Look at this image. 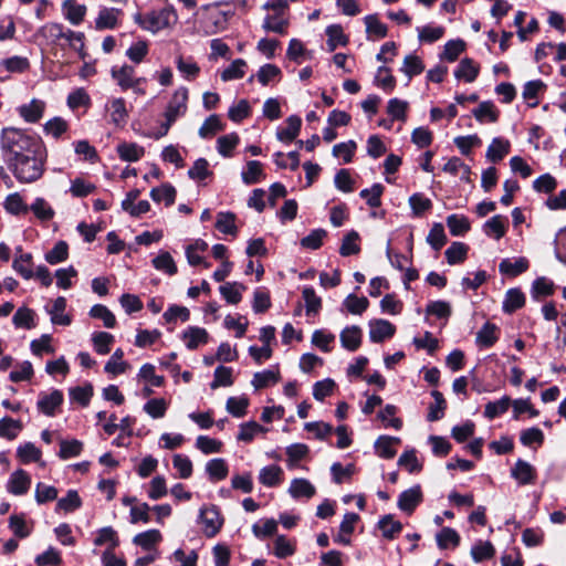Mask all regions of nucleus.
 <instances>
[{
    "label": "nucleus",
    "instance_id": "9",
    "mask_svg": "<svg viewBox=\"0 0 566 566\" xmlns=\"http://www.w3.org/2000/svg\"><path fill=\"white\" fill-rule=\"evenodd\" d=\"M135 70L130 65H124L119 69L112 70V76L116 80L122 90L136 88L138 84L144 82V78H135Z\"/></svg>",
    "mask_w": 566,
    "mask_h": 566
},
{
    "label": "nucleus",
    "instance_id": "46",
    "mask_svg": "<svg viewBox=\"0 0 566 566\" xmlns=\"http://www.w3.org/2000/svg\"><path fill=\"white\" fill-rule=\"evenodd\" d=\"M92 342L97 354L106 355L111 352L114 336L107 332H96L92 335Z\"/></svg>",
    "mask_w": 566,
    "mask_h": 566
},
{
    "label": "nucleus",
    "instance_id": "12",
    "mask_svg": "<svg viewBox=\"0 0 566 566\" xmlns=\"http://www.w3.org/2000/svg\"><path fill=\"white\" fill-rule=\"evenodd\" d=\"M45 103L33 98L29 104H23L18 108L20 116L28 123L39 122L44 113Z\"/></svg>",
    "mask_w": 566,
    "mask_h": 566
},
{
    "label": "nucleus",
    "instance_id": "18",
    "mask_svg": "<svg viewBox=\"0 0 566 566\" xmlns=\"http://www.w3.org/2000/svg\"><path fill=\"white\" fill-rule=\"evenodd\" d=\"M342 346L349 352H355L361 343V329L358 326H348L339 335Z\"/></svg>",
    "mask_w": 566,
    "mask_h": 566
},
{
    "label": "nucleus",
    "instance_id": "47",
    "mask_svg": "<svg viewBox=\"0 0 566 566\" xmlns=\"http://www.w3.org/2000/svg\"><path fill=\"white\" fill-rule=\"evenodd\" d=\"M469 247L462 242H453L444 252L449 264L461 263L465 260Z\"/></svg>",
    "mask_w": 566,
    "mask_h": 566
},
{
    "label": "nucleus",
    "instance_id": "7",
    "mask_svg": "<svg viewBox=\"0 0 566 566\" xmlns=\"http://www.w3.org/2000/svg\"><path fill=\"white\" fill-rule=\"evenodd\" d=\"M105 109L109 114L111 123L116 126H124L128 118V112L126 108V102L122 97L111 98L106 105Z\"/></svg>",
    "mask_w": 566,
    "mask_h": 566
},
{
    "label": "nucleus",
    "instance_id": "54",
    "mask_svg": "<svg viewBox=\"0 0 566 566\" xmlns=\"http://www.w3.org/2000/svg\"><path fill=\"white\" fill-rule=\"evenodd\" d=\"M22 429V423L9 417L0 420V437L13 440L17 438L18 432Z\"/></svg>",
    "mask_w": 566,
    "mask_h": 566
},
{
    "label": "nucleus",
    "instance_id": "3",
    "mask_svg": "<svg viewBox=\"0 0 566 566\" xmlns=\"http://www.w3.org/2000/svg\"><path fill=\"white\" fill-rule=\"evenodd\" d=\"M178 15L172 8H164L158 11H151L145 15L137 13L135 21L143 29L156 33L177 23Z\"/></svg>",
    "mask_w": 566,
    "mask_h": 566
},
{
    "label": "nucleus",
    "instance_id": "31",
    "mask_svg": "<svg viewBox=\"0 0 566 566\" xmlns=\"http://www.w3.org/2000/svg\"><path fill=\"white\" fill-rule=\"evenodd\" d=\"M144 153V148L135 143H122L117 146V154L125 161H137Z\"/></svg>",
    "mask_w": 566,
    "mask_h": 566
},
{
    "label": "nucleus",
    "instance_id": "10",
    "mask_svg": "<svg viewBox=\"0 0 566 566\" xmlns=\"http://www.w3.org/2000/svg\"><path fill=\"white\" fill-rule=\"evenodd\" d=\"M422 501V492L419 485L412 486L402 493L398 499V507L407 513H412Z\"/></svg>",
    "mask_w": 566,
    "mask_h": 566
},
{
    "label": "nucleus",
    "instance_id": "55",
    "mask_svg": "<svg viewBox=\"0 0 566 566\" xmlns=\"http://www.w3.org/2000/svg\"><path fill=\"white\" fill-rule=\"evenodd\" d=\"M242 180L247 185H253L260 181L263 176L262 164L258 160H250L247 164V170L242 172Z\"/></svg>",
    "mask_w": 566,
    "mask_h": 566
},
{
    "label": "nucleus",
    "instance_id": "30",
    "mask_svg": "<svg viewBox=\"0 0 566 566\" xmlns=\"http://www.w3.org/2000/svg\"><path fill=\"white\" fill-rule=\"evenodd\" d=\"M525 303V295L518 289H510L506 292L505 298L503 301V311L505 313H513L516 310L521 308Z\"/></svg>",
    "mask_w": 566,
    "mask_h": 566
},
{
    "label": "nucleus",
    "instance_id": "23",
    "mask_svg": "<svg viewBox=\"0 0 566 566\" xmlns=\"http://www.w3.org/2000/svg\"><path fill=\"white\" fill-rule=\"evenodd\" d=\"M280 371L279 369H268L263 371H258L253 375L252 386L258 390L271 385H275L280 380Z\"/></svg>",
    "mask_w": 566,
    "mask_h": 566
},
{
    "label": "nucleus",
    "instance_id": "25",
    "mask_svg": "<svg viewBox=\"0 0 566 566\" xmlns=\"http://www.w3.org/2000/svg\"><path fill=\"white\" fill-rule=\"evenodd\" d=\"M472 113L475 119L480 123H495L499 119V111L490 101L480 103V105L474 108Z\"/></svg>",
    "mask_w": 566,
    "mask_h": 566
},
{
    "label": "nucleus",
    "instance_id": "14",
    "mask_svg": "<svg viewBox=\"0 0 566 566\" xmlns=\"http://www.w3.org/2000/svg\"><path fill=\"white\" fill-rule=\"evenodd\" d=\"M31 479L29 474L23 470H17L12 473L7 489L14 495L25 494L30 488Z\"/></svg>",
    "mask_w": 566,
    "mask_h": 566
},
{
    "label": "nucleus",
    "instance_id": "58",
    "mask_svg": "<svg viewBox=\"0 0 566 566\" xmlns=\"http://www.w3.org/2000/svg\"><path fill=\"white\" fill-rule=\"evenodd\" d=\"M460 543V536L451 527H443L438 534H437V544L441 549H446L449 547V545L458 546Z\"/></svg>",
    "mask_w": 566,
    "mask_h": 566
},
{
    "label": "nucleus",
    "instance_id": "2",
    "mask_svg": "<svg viewBox=\"0 0 566 566\" xmlns=\"http://www.w3.org/2000/svg\"><path fill=\"white\" fill-rule=\"evenodd\" d=\"M45 149L24 155L10 163H7L14 177L25 184L33 182L41 178L44 171Z\"/></svg>",
    "mask_w": 566,
    "mask_h": 566
},
{
    "label": "nucleus",
    "instance_id": "19",
    "mask_svg": "<svg viewBox=\"0 0 566 566\" xmlns=\"http://www.w3.org/2000/svg\"><path fill=\"white\" fill-rule=\"evenodd\" d=\"M499 339V327L490 322H486L481 329L476 333V344L482 347H491Z\"/></svg>",
    "mask_w": 566,
    "mask_h": 566
},
{
    "label": "nucleus",
    "instance_id": "29",
    "mask_svg": "<svg viewBox=\"0 0 566 566\" xmlns=\"http://www.w3.org/2000/svg\"><path fill=\"white\" fill-rule=\"evenodd\" d=\"M124 352L120 348H117L108 361L105 364L104 370L107 374H112L114 376L125 373L129 368V364L123 360Z\"/></svg>",
    "mask_w": 566,
    "mask_h": 566
},
{
    "label": "nucleus",
    "instance_id": "6",
    "mask_svg": "<svg viewBox=\"0 0 566 566\" xmlns=\"http://www.w3.org/2000/svg\"><path fill=\"white\" fill-rule=\"evenodd\" d=\"M200 518L205 524V534L213 537L221 528L223 520L216 506L203 507L200 510Z\"/></svg>",
    "mask_w": 566,
    "mask_h": 566
},
{
    "label": "nucleus",
    "instance_id": "32",
    "mask_svg": "<svg viewBox=\"0 0 566 566\" xmlns=\"http://www.w3.org/2000/svg\"><path fill=\"white\" fill-rule=\"evenodd\" d=\"M507 219L500 214L492 217L484 223V232L486 235H492L496 240L501 239L506 232L505 222Z\"/></svg>",
    "mask_w": 566,
    "mask_h": 566
},
{
    "label": "nucleus",
    "instance_id": "13",
    "mask_svg": "<svg viewBox=\"0 0 566 566\" xmlns=\"http://www.w3.org/2000/svg\"><path fill=\"white\" fill-rule=\"evenodd\" d=\"M511 144L507 139L495 137L488 147L485 157L495 164L501 161L510 153Z\"/></svg>",
    "mask_w": 566,
    "mask_h": 566
},
{
    "label": "nucleus",
    "instance_id": "27",
    "mask_svg": "<svg viewBox=\"0 0 566 566\" xmlns=\"http://www.w3.org/2000/svg\"><path fill=\"white\" fill-rule=\"evenodd\" d=\"M119 9L104 8L99 11L98 17L95 21L96 29H113L117 24L118 15L120 14Z\"/></svg>",
    "mask_w": 566,
    "mask_h": 566
},
{
    "label": "nucleus",
    "instance_id": "33",
    "mask_svg": "<svg viewBox=\"0 0 566 566\" xmlns=\"http://www.w3.org/2000/svg\"><path fill=\"white\" fill-rule=\"evenodd\" d=\"M151 263L156 270L165 272L168 275H175L177 273V265L171 254L167 251H161L153 259Z\"/></svg>",
    "mask_w": 566,
    "mask_h": 566
},
{
    "label": "nucleus",
    "instance_id": "16",
    "mask_svg": "<svg viewBox=\"0 0 566 566\" xmlns=\"http://www.w3.org/2000/svg\"><path fill=\"white\" fill-rule=\"evenodd\" d=\"M62 10L65 19L73 25L82 23L86 13V7L78 4L75 0L63 1Z\"/></svg>",
    "mask_w": 566,
    "mask_h": 566
},
{
    "label": "nucleus",
    "instance_id": "36",
    "mask_svg": "<svg viewBox=\"0 0 566 566\" xmlns=\"http://www.w3.org/2000/svg\"><path fill=\"white\" fill-rule=\"evenodd\" d=\"M511 405V398L509 396H503L501 399L496 401H490L485 405L484 416L488 419H494L497 416L506 412Z\"/></svg>",
    "mask_w": 566,
    "mask_h": 566
},
{
    "label": "nucleus",
    "instance_id": "52",
    "mask_svg": "<svg viewBox=\"0 0 566 566\" xmlns=\"http://www.w3.org/2000/svg\"><path fill=\"white\" fill-rule=\"evenodd\" d=\"M219 290L228 303L238 304L242 298L241 292L244 290V286L233 282L221 285Z\"/></svg>",
    "mask_w": 566,
    "mask_h": 566
},
{
    "label": "nucleus",
    "instance_id": "45",
    "mask_svg": "<svg viewBox=\"0 0 566 566\" xmlns=\"http://www.w3.org/2000/svg\"><path fill=\"white\" fill-rule=\"evenodd\" d=\"M176 66L182 76L188 81L195 80L200 72L199 65L191 57L184 59L182 56H178Z\"/></svg>",
    "mask_w": 566,
    "mask_h": 566
},
{
    "label": "nucleus",
    "instance_id": "4",
    "mask_svg": "<svg viewBox=\"0 0 566 566\" xmlns=\"http://www.w3.org/2000/svg\"><path fill=\"white\" fill-rule=\"evenodd\" d=\"M187 101H188V90L186 87L178 88L175 92V94L166 109V113H165L166 123L163 124V126H161L163 133L160 134V136L166 135L167 132L169 130L171 124L179 116L185 114V112L187 109Z\"/></svg>",
    "mask_w": 566,
    "mask_h": 566
},
{
    "label": "nucleus",
    "instance_id": "21",
    "mask_svg": "<svg viewBox=\"0 0 566 566\" xmlns=\"http://www.w3.org/2000/svg\"><path fill=\"white\" fill-rule=\"evenodd\" d=\"M66 308V300L63 296H59L54 300L52 308L49 310L51 315V322L55 325L69 326L71 324V317L64 314Z\"/></svg>",
    "mask_w": 566,
    "mask_h": 566
},
{
    "label": "nucleus",
    "instance_id": "40",
    "mask_svg": "<svg viewBox=\"0 0 566 566\" xmlns=\"http://www.w3.org/2000/svg\"><path fill=\"white\" fill-rule=\"evenodd\" d=\"M431 396L433 397L434 402L429 406V412L427 418L429 421H437L444 416L447 402L443 395L438 390H433L431 392Z\"/></svg>",
    "mask_w": 566,
    "mask_h": 566
},
{
    "label": "nucleus",
    "instance_id": "8",
    "mask_svg": "<svg viewBox=\"0 0 566 566\" xmlns=\"http://www.w3.org/2000/svg\"><path fill=\"white\" fill-rule=\"evenodd\" d=\"M395 332L396 327L386 319H374L369 323V338L374 343L392 337Z\"/></svg>",
    "mask_w": 566,
    "mask_h": 566
},
{
    "label": "nucleus",
    "instance_id": "57",
    "mask_svg": "<svg viewBox=\"0 0 566 566\" xmlns=\"http://www.w3.org/2000/svg\"><path fill=\"white\" fill-rule=\"evenodd\" d=\"M238 144L239 136L235 133H231L218 138L217 148L220 155L223 157H230L232 155V150Z\"/></svg>",
    "mask_w": 566,
    "mask_h": 566
},
{
    "label": "nucleus",
    "instance_id": "34",
    "mask_svg": "<svg viewBox=\"0 0 566 566\" xmlns=\"http://www.w3.org/2000/svg\"><path fill=\"white\" fill-rule=\"evenodd\" d=\"M206 471L210 480L213 481H220L226 479L229 472L227 462L224 461V459L221 458L210 460L206 464Z\"/></svg>",
    "mask_w": 566,
    "mask_h": 566
},
{
    "label": "nucleus",
    "instance_id": "39",
    "mask_svg": "<svg viewBox=\"0 0 566 566\" xmlns=\"http://www.w3.org/2000/svg\"><path fill=\"white\" fill-rule=\"evenodd\" d=\"M379 530L382 533V536L392 539L397 534H399L402 530V524L399 521H396L392 515H385L378 522Z\"/></svg>",
    "mask_w": 566,
    "mask_h": 566
},
{
    "label": "nucleus",
    "instance_id": "61",
    "mask_svg": "<svg viewBox=\"0 0 566 566\" xmlns=\"http://www.w3.org/2000/svg\"><path fill=\"white\" fill-rule=\"evenodd\" d=\"M381 184H375L369 189H363L359 196L366 200L367 205L371 208H378L381 205L380 197L384 192Z\"/></svg>",
    "mask_w": 566,
    "mask_h": 566
},
{
    "label": "nucleus",
    "instance_id": "63",
    "mask_svg": "<svg viewBox=\"0 0 566 566\" xmlns=\"http://www.w3.org/2000/svg\"><path fill=\"white\" fill-rule=\"evenodd\" d=\"M41 454V450L32 442H27L17 450V455L23 463L36 462L40 460Z\"/></svg>",
    "mask_w": 566,
    "mask_h": 566
},
{
    "label": "nucleus",
    "instance_id": "51",
    "mask_svg": "<svg viewBox=\"0 0 566 566\" xmlns=\"http://www.w3.org/2000/svg\"><path fill=\"white\" fill-rule=\"evenodd\" d=\"M32 255L30 253H21L13 260L12 268L25 280L33 276L31 269Z\"/></svg>",
    "mask_w": 566,
    "mask_h": 566
},
{
    "label": "nucleus",
    "instance_id": "26",
    "mask_svg": "<svg viewBox=\"0 0 566 566\" xmlns=\"http://www.w3.org/2000/svg\"><path fill=\"white\" fill-rule=\"evenodd\" d=\"M289 493L294 499H310L315 494V486L306 479H294L291 482Z\"/></svg>",
    "mask_w": 566,
    "mask_h": 566
},
{
    "label": "nucleus",
    "instance_id": "56",
    "mask_svg": "<svg viewBox=\"0 0 566 566\" xmlns=\"http://www.w3.org/2000/svg\"><path fill=\"white\" fill-rule=\"evenodd\" d=\"M29 210L41 221H49L54 217V210L43 198H36Z\"/></svg>",
    "mask_w": 566,
    "mask_h": 566
},
{
    "label": "nucleus",
    "instance_id": "20",
    "mask_svg": "<svg viewBox=\"0 0 566 566\" xmlns=\"http://www.w3.org/2000/svg\"><path fill=\"white\" fill-rule=\"evenodd\" d=\"M400 443L396 437L381 436L375 442L376 453L384 459H392L396 455L395 444Z\"/></svg>",
    "mask_w": 566,
    "mask_h": 566
},
{
    "label": "nucleus",
    "instance_id": "22",
    "mask_svg": "<svg viewBox=\"0 0 566 566\" xmlns=\"http://www.w3.org/2000/svg\"><path fill=\"white\" fill-rule=\"evenodd\" d=\"M302 120L298 116L292 115L286 119V127L281 128L276 133V137L281 142L290 143L296 138L300 133Z\"/></svg>",
    "mask_w": 566,
    "mask_h": 566
},
{
    "label": "nucleus",
    "instance_id": "28",
    "mask_svg": "<svg viewBox=\"0 0 566 566\" xmlns=\"http://www.w3.org/2000/svg\"><path fill=\"white\" fill-rule=\"evenodd\" d=\"M283 470L279 465H269L261 469L259 474L260 482L269 488H273L281 483Z\"/></svg>",
    "mask_w": 566,
    "mask_h": 566
},
{
    "label": "nucleus",
    "instance_id": "15",
    "mask_svg": "<svg viewBox=\"0 0 566 566\" xmlns=\"http://www.w3.org/2000/svg\"><path fill=\"white\" fill-rule=\"evenodd\" d=\"M528 266L526 258L503 259L499 264V270L502 274L514 277L524 273Z\"/></svg>",
    "mask_w": 566,
    "mask_h": 566
},
{
    "label": "nucleus",
    "instance_id": "42",
    "mask_svg": "<svg viewBox=\"0 0 566 566\" xmlns=\"http://www.w3.org/2000/svg\"><path fill=\"white\" fill-rule=\"evenodd\" d=\"M82 506V500L75 490H69L66 496L61 497L56 503V512H74Z\"/></svg>",
    "mask_w": 566,
    "mask_h": 566
},
{
    "label": "nucleus",
    "instance_id": "50",
    "mask_svg": "<svg viewBox=\"0 0 566 566\" xmlns=\"http://www.w3.org/2000/svg\"><path fill=\"white\" fill-rule=\"evenodd\" d=\"M39 32L53 44H59V41L64 36V27L57 22H50L44 24Z\"/></svg>",
    "mask_w": 566,
    "mask_h": 566
},
{
    "label": "nucleus",
    "instance_id": "38",
    "mask_svg": "<svg viewBox=\"0 0 566 566\" xmlns=\"http://www.w3.org/2000/svg\"><path fill=\"white\" fill-rule=\"evenodd\" d=\"M161 534L158 530H148L137 534L133 542L144 549H153L154 546L161 541Z\"/></svg>",
    "mask_w": 566,
    "mask_h": 566
},
{
    "label": "nucleus",
    "instance_id": "37",
    "mask_svg": "<svg viewBox=\"0 0 566 566\" xmlns=\"http://www.w3.org/2000/svg\"><path fill=\"white\" fill-rule=\"evenodd\" d=\"M479 74V67L471 59H463L454 72L457 78H462L468 83L473 82Z\"/></svg>",
    "mask_w": 566,
    "mask_h": 566
},
{
    "label": "nucleus",
    "instance_id": "1",
    "mask_svg": "<svg viewBox=\"0 0 566 566\" xmlns=\"http://www.w3.org/2000/svg\"><path fill=\"white\" fill-rule=\"evenodd\" d=\"M0 147L6 163L44 148L40 137L15 127H6L1 130Z\"/></svg>",
    "mask_w": 566,
    "mask_h": 566
},
{
    "label": "nucleus",
    "instance_id": "53",
    "mask_svg": "<svg viewBox=\"0 0 566 566\" xmlns=\"http://www.w3.org/2000/svg\"><path fill=\"white\" fill-rule=\"evenodd\" d=\"M249 399L247 397H230L227 400L226 408L233 417L242 418L247 413Z\"/></svg>",
    "mask_w": 566,
    "mask_h": 566
},
{
    "label": "nucleus",
    "instance_id": "64",
    "mask_svg": "<svg viewBox=\"0 0 566 566\" xmlns=\"http://www.w3.org/2000/svg\"><path fill=\"white\" fill-rule=\"evenodd\" d=\"M427 241L436 251H439L447 243V235L441 223H434L432 226Z\"/></svg>",
    "mask_w": 566,
    "mask_h": 566
},
{
    "label": "nucleus",
    "instance_id": "44",
    "mask_svg": "<svg viewBox=\"0 0 566 566\" xmlns=\"http://www.w3.org/2000/svg\"><path fill=\"white\" fill-rule=\"evenodd\" d=\"M366 32L368 34V39L375 36L377 39H382L387 35V27L382 22L379 21L377 15L369 14L365 17Z\"/></svg>",
    "mask_w": 566,
    "mask_h": 566
},
{
    "label": "nucleus",
    "instance_id": "60",
    "mask_svg": "<svg viewBox=\"0 0 566 566\" xmlns=\"http://www.w3.org/2000/svg\"><path fill=\"white\" fill-rule=\"evenodd\" d=\"M69 256V245L65 241H59L52 250L45 254V261L50 264L63 262Z\"/></svg>",
    "mask_w": 566,
    "mask_h": 566
},
{
    "label": "nucleus",
    "instance_id": "24",
    "mask_svg": "<svg viewBox=\"0 0 566 566\" xmlns=\"http://www.w3.org/2000/svg\"><path fill=\"white\" fill-rule=\"evenodd\" d=\"M182 338L186 342L187 348L193 350L200 344H206L208 342V333L205 328L189 327L184 332Z\"/></svg>",
    "mask_w": 566,
    "mask_h": 566
},
{
    "label": "nucleus",
    "instance_id": "49",
    "mask_svg": "<svg viewBox=\"0 0 566 566\" xmlns=\"http://www.w3.org/2000/svg\"><path fill=\"white\" fill-rule=\"evenodd\" d=\"M150 197L156 202L164 200L166 206H171L176 199V189L171 185L165 184L159 188H153Z\"/></svg>",
    "mask_w": 566,
    "mask_h": 566
},
{
    "label": "nucleus",
    "instance_id": "17",
    "mask_svg": "<svg viewBox=\"0 0 566 566\" xmlns=\"http://www.w3.org/2000/svg\"><path fill=\"white\" fill-rule=\"evenodd\" d=\"M327 35V50L328 52H334L337 46H345L348 43V36L344 33L342 25L332 24L328 25L325 30Z\"/></svg>",
    "mask_w": 566,
    "mask_h": 566
},
{
    "label": "nucleus",
    "instance_id": "41",
    "mask_svg": "<svg viewBox=\"0 0 566 566\" xmlns=\"http://www.w3.org/2000/svg\"><path fill=\"white\" fill-rule=\"evenodd\" d=\"M447 226L450 233L454 237H460L470 230L469 219L464 216L450 214L447 218Z\"/></svg>",
    "mask_w": 566,
    "mask_h": 566
},
{
    "label": "nucleus",
    "instance_id": "62",
    "mask_svg": "<svg viewBox=\"0 0 566 566\" xmlns=\"http://www.w3.org/2000/svg\"><path fill=\"white\" fill-rule=\"evenodd\" d=\"M168 405L163 398H154L144 405V411L154 419L163 418L167 411Z\"/></svg>",
    "mask_w": 566,
    "mask_h": 566
},
{
    "label": "nucleus",
    "instance_id": "5",
    "mask_svg": "<svg viewBox=\"0 0 566 566\" xmlns=\"http://www.w3.org/2000/svg\"><path fill=\"white\" fill-rule=\"evenodd\" d=\"M62 391L59 389H54L51 392L41 391L39 394L36 406L39 411H41L45 416L53 417L55 415V410L62 405Z\"/></svg>",
    "mask_w": 566,
    "mask_h": 566
},
{
    "label": "nucleus",
    "instance_id": "43",
    "mask_svg": "<svg viewBox=\"0 0 566 566\" xmlns=\"http://www.w3.org/2000/svg\"><path fill=\"white\" fill-rule=\"evenodd\" d=\"M216 228L222 233L235 235L238 232L235 214L232 212H219Z\"/></svg>",
    "mask_w": 566,
    "mask_h": 566
},
{
    "label": "nucleus",
    "instance_id": "59",
    "mask_svg": "<svg viewBox=\"0 0 566 566\" xmlns=\"http://www.w3.org/2000/svg\"><path fill=\"white\" fill-rule=\"evenodd\" d=\"M258 81L263 85H269L272 81L281 78V70L274 64H264L256 74Z\"/></svg>",
    "mask_w": 566,
    "mask_h": 566
},
{
    "label": "nucleus",
    "instance_id": "11",
    "mask_svg": "<svg viewBox=\"0 0 566 566\" xmlns=\"http://www.w3.org/2000/svg\"><path fill=\"white\" fill-rule=\"evenodd\" d=\"M511 475L522 485L532 484L536 478L535 468L528 462L518 459L511 470Z\"/></svg>",
    "mask_w": 566,
    "mask_h": 566
},
{
    "label": "nucleus",
    "instance_id": "48",
    "mask_svg": "<svg viewBox=\"0 0 566 566\" xmlns=\"http://www.w3.org/2000/svg\"><path fill=\"white\" fill-rule=\"evenodd\" d=\"M247 62L242 59L234 60L223 72L221 73V80L223 82L242 78L245 74Z\"/></svg>",
    "mask_w": 566,
    "mask_h": 566
},
{
    "label": "nucleus",
    "instance_id": "35",
    "mask_svg": "<svg viewBox=\"0 0 566 566\" xmlns=\"http://www.w3.org/2000/svg\"><path fill=\"white\" fill-rule=\"evenodd\" d=\"M35 313L29 307H20L14 313L12 322L18 328L31 329L35 326L34 323Z\"/></svg>",
    "mask_w": 566,
    "mask_h": 566
}]
</instances>
